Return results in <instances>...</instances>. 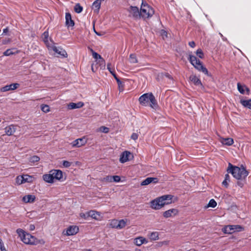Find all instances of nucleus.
Wrapping results in <instances>:
<instances>
[{
  "mask_svg": "<svg viewBox=\"0 0 251 251\" xmlns=\"http://www.w3.org/2000/svg\"><path fill=\"white\" fill-rule=\"evenodd\" d=\"M86 143V141L85 140V139L83 138H78V139L75 140V141H74L72 142V146L74 147H80L82 146L85 145Z\"/></svg>",
  "mask_w": 251,
  "mask_h": 251,
  "instance_id": "2eb2a0df",
  "label": "nucleus"
},
{
  "mask_svg": "<svg viewBox=\"0 0 251 251\" xmlns=\"http://www.w3.org/2000/svg\"><path fill=\"white\" fill-rule=\"evenodd\" d=\"M50 173H52L54 180H58L61 182L64 180L63 172L60 170H52Z\"/></svg>",
  "mask_w": 251,
  "mask_h": 251,
  "instance_id": "1a4fd4ad",
  "label": "nucleus"
},
{
  "mask_svg": "<svg viewBox=\"0 0 251 251\" xmlns=\"http://www.w3.org/2000/svg\"><path fill=\"white\" fill-rule=\"evenodd\" d=\"M130 62L132 63H137L138 61L135 54H131L130 55Z\"/></svg>",
  "mask_w": 251,
  "mask_h": 251,
  "instance_id": "79ce46f5",
  "label": "nucleus"
},
{
  "mask_svg": "<svg viewBox=\"0 0 251 251\" xmlns=\"http://www.w3.org/2000/svg\"><path fill=\"white\" fill-rule=\"evenodd\" d=\"M40 160V157L38 156L34 155L31 156L29 158V161L32 163H35L39 161Z\"/></svg>",
  "mask_w": 251,
  "mask_h": 251,
  "instance_id": "ea45409f",
  "label": "nucleus"
},
{
  "mask_svg": "<svg viewBox=\"0 0 251 251\" xmlns=\"http://www.w3.org/2000/svg\"><path fill=\"white\" fill-rule=\"evenodd\" d=\"M23 178L24 179V183H32L35 179V177L34 176H30L28 175H23Z\"/></svg>",
  "mask_w": 251,
  "mask_h": 251,
  "instance_id": "5701e85b",
  "label": "nucleus"
},
{
  "mask_svg": "<svg viewBox=\"0 0 251 251\" xmlns=\"http://www.w3.org/2000/svg\"><path fill=\"white\" fill-rule=\"evenodd\" d=\"M16 182L18 185H21L24 183L23 175L18 176L16 177Z\"/></svg>",
  "mask_w": 251,
  "mask_h": 251,
  "instance_id": "e433bc0d",
  "label": "nucleus"
},
{
  "mask_svg": "<svg viewBox=\"0 0 251 251\" xmlns=\"http://www.w3.org/2000/svg\"><path fill=\"white\" fill-rule=\"evenodd\" d=\"M174 196L172 195H164L157 197L150 201V207L152 209H161L166 205L172 203Z\"/></svg>",
  "mask_w": 251,
  "mask_h": 251,
  "instance_id": "f03ea898",
  "label": "nucleus"
},
{
  "mask_svg": "<svg viewBox=\"0 0 251 251\" xmlns=\"http://www.w3.org/2000/svg\"><path fill=\"white\" fill-rule=\"evenodd\" d=\"M41 110L45 113H47L50 111V107L46 104H42L41 106Z\"/></svg>",
  "mask_w": 251,
  "mask_h": 251,
  "instance_id": "58836bf2",
  "label": "nucleus"
},
{
  "mask_svg": "<svg viewBox=\"0 0 251 251\" xmlns=\"http://www.w3.org/2000/svg\"><path fill=\"white\" fill-rule=\"evenodd\" d=\"M118 220L113 219L110 221L109 226L111 228L118 229Z\"/></svg>",
  "mask_w": 251,
  "mask_h": 251,
  "instance_id": "72a5a7b5",
  "label": "nucleus"
},
{
  "mask_svg": "<svg viewBox=\"0 0 251 251\" xmlns=\"http://www.w3.org/2000/svg\"><path fill=\"white\" fill-rule=\"evenodd\" d=\"M72 163L66 160H64L62 163V165L65 168H69L71 166Z\"/></svg>",
  "mask_w": 251,
  "mask_h": 251,
  "instance_id": "49530a36",
  "label": "nucleus"
},
{
  "mask_svg": "<svg viewBox=\"0 0 251 251\" xmlns=\"http://www.w3.org/2000/svg\"><path fill=\"white\" fill-rule=\"evenodd\" d=\"M139 101L143 106H147L149 102L151 107L154 108L157 106V102L152 93H147L141 95L139 98Z\"/></svg>",
  "mask_w": 251,
  "mask_h": 251,
  "instance_id": "20e7f679",
  "label": "nucleus"
},
{
  "mask_svg": "<svg viewBox=\"0 0 251 251\" xmlns=\"http://www.w3.org/2000/svg\"><path fill=\"white\" fill-rule=\"evenodd\" d=\"M3 242L2 241V240L0 238V248H1V247H3Z\"/></svg>",
  "mask_w": 251,
  "mask_h": 251,
  "instance_id": "052dcab7",
  "label": "nucleus"
},
{
  "mask_svg": "<svg viewBox=\"0 0 251 251\" xmlns=\"http://www.w3.org/2000/svg\"><path fill=\"white\" fill-rule=\"evenodd\" d=\"M126 221H127L126 219V220L122 219L120 220H118V229H122L124 227H125L126 225Z\"/></svg>",
  "mask_w": 251,
  "mask_h": 251,
  "instance_id": "7c9ffc66",
  "label": "nucleus"
},
{
  "mask_svg": "<svg viewBox=\"0 0 251 251\" xmlns=\"http://www.w3.org/2000/svg\"><path fill=\"white\" fill-rule=\"evenodd\" d=\"M130 154V152L128 151H124L121 155L120 161L121 163H124L128 161V157Z\"/></svg>",
  "mask_w": 251,
  "mask_h": 251,
  "instance_id": "6ab92c4d",
  "label": "nucleus"
},
{
  "mask_svg": "<svg viewBox=\"0 0 251 251\" xmlns=\"http://www.w3.org/2000/svg\"><path fill=\"white\" fill-rule=\"evenodd\" d=\"M142 240H143V239H142V237H139L134 239V243L136 245L140 246L144 244V242L142 241Z\"/></svg>",
  "mask_w": 251,
  "mask_h": 251,
  "instance_id": "c9c22d12",
  "label": "nucleus"
},
{
  "mask_svg": "<svg viewBox=\"0 0 251 251\" xmlns=\"http://www.w3.org/2000/svg\"><path fill=\"white\" fill-rule=\"evenodd\" d=\"M138 137V135L136 133H133L131 136V138L134 140H136V139H137Z\"/></svg>",
  "mask_w": 251,
  "mask_h": 251,
  "instance_id": "8fccbe9b",
  "label": "nucleus"
},
{
  "mask_svg": "<svg viewBox=\"0 0 251 251\" xmlns=\"http://www.w3.org/2000/svg\"><path fill=\"white\" fill-rule=\"evenodd\" d=\"M240 103L245 107L251 109V99L248 100H241Z\"/></svg>",
  "mask_w": 251,
  "mask_h": 251,
  "instance_id": "bb28decb",
  "label": "nucleus"
},
{
  "mask_svg": "<svg viewBox=\"0 0 251 251\" xmlns=\"http://www.w3.org/2000/svg\"><path fill=\"white\" fill-rule=\"evenodd\" d=\"M79 231V228L77 226H70L66 230V235L68 236L76 234Z\"/></svg>",
  "mask_w": 251,
  "mask_h": 251,
  "instance_id": "ddd939ff",
  "label": "nucleus"
},
{
  "mask_svg": "<svg viewBox=\"0 0 251 251\" xmlns=\"http://www.w3.org/2000/svg\"><path fill=\"white\" fill-rule=\"evenodd\" d=\"M48 37H49L48 31H45L42 35V38H43V40H44V42L46 43L48 42Z\"/></svg>",
  "mask_w": 251,
  "mask_h": 251,
  "instance_id": "c03bdc74",
  "label": "nucleus"
},
{
  "mask_svg": "<svg viewBox=\"0 0 251 251\" xmlns=\"http://www.w3.org/2000/svg\"><path fill=\"white\" fill-rule=\"evenodd\" d=\"M142 239H143V240H142V241L144 242V244H147L148 242V241L146 240V239L143 237H142Z\"/></svg>",
  "mask_w": 251,
  "mask_h": 251,
  "instance_id": "13d9d810",
  "label": "nucleus"
},
{
  "mask_svg": "<svg viewBox=\"0 0 251 251\" xmlns=\"http://www.w3.org/2000/svg\"><path fill=\"white\" fill-rule=\"evenodd\" d=\"M91 51L92 53L93 57L96 59H99V62L101 63H104L105 61L103 58L100 55L94 51L92 49H91Z\"/></svg>",
  "mask_w": 251,
  "mask_h": 251,
  "instance_id": "393cba45",
  "label": "nucleus"
},
{
  "mask_svg": "<svg viewBox=\"0 0 251 251\" xmlns=\"http://www.w3.org/2000/svg\"><path fill=\"white\" fill-rule=\"evenodd\" d=\"M94 31L95 32V33L98 35V36H101V34H100V33L98 32H97L95 30V29L94 28Z\"/></svg>",
  "mask_w": 251,
  "mask_h": 251,
  "instance_id": "bf43d9fd",
  "label": "nucleus"
},
{
  "mask_svg": "<svg viewBox=\"0 0 251 251\" xmlns=\"http://www.w3.org/2000/svg\"><path fill=\"white\" fill-rule=\"evenodd\" d=\"M17 52L18 50L16 49H7L6 50H5L3 54L5 56H9Z\"/></svg>",
  "mask_w": 251,
  "mask_h": 251,
  "instance_id": "c85d7f7f",
  "label": "nucleus"
},
{
  "mask_svg": "<svg viewBox=\"0 0 251 251\" xmlns=\"http://www.w3.org/2000/svg\"><path fill=\"white\" fill-rule=\"evenodd\" d=\"M35 229V226L34 225H29V229L30 230H33Z\"/></svg>",
  "mask_w": 251,
  "mask_h": 251,
  "instance_id": "6e6d98bb",
  "label": "nucleus"
},
{
  "mask_svg": "<svg viewBox=\"0 0 251 251\" xmlns=\"http://www.w3.org/2000/svg\"><path fill=\"white\" fill-rule=\"evenodd\" d=\"M91 68H92V71L94 72L93 65H92Z\"/></svg>",
  "mask_w": 251,
  "mask_h": 251,
  "instance_id": "69168bd1",
  "label": "nucleus"
},
{
  "mask_svg": "<svg viewBox=\"0 0 251 251\" xmlns=\"http://www.w3.org/2000/svg\"><path fill=\"white\" fill-rule=\"evenodd\" d=\"M83 7L79 3H76L74 7V10L77 13H80L82 11Z\"/></svg>",
  "mask_w": 251,
  "mask_h": 251,
  "instance_id": "f704fd0d",
  "label": "nucleus"
},
{
  "mask_svg": "<svg viewBox=\"0 0 251 251\" xmlns=\"http://www.w3.org/2000/svg\"><path fill=\"white\" fill-rule=\"evenodd\" d=\"M7 31H8V29L7 28H5V29H3V33H6Z\"/></svg>",
  "mask_w": 251,
  "mask_h": 251,
  "instance_id": "e2e57ef3",
  "label": "nucleus"
},
{
  "mask_svg": "<svg viewBox=\"0 0 251 251\" xmlns=\"http://www.w3.org/2000/svg\"><path fill=\"white\" fill-rule=\"evenodd\" d=\"M20 84L19 83H11L10 85H7L4 87H2L0 89V91L1 92H7L10 90H14L18 88Z\"/></svg>",
  "mask_w": 251,
  "mask_h": 251,
  "instance_id": "9d476101",
  "label": "nucleus"
},
{
  "mask_svg": "<svg viewBox=\"0 0 251 251\" xmlns=\"http://www.w3.org/2000/svg\"><path fill=\"white\" fill-rule=\"evenodd\" d=\"M244 86H242L240 83H237V88L238 91L241 94H245V89Z\"/></svg>",
  "mask_w": 251,
  "mask_h": 251,
  "instance_id": "4c0bfd02",
  "label": "nucleus"
},
{
  "mask_svg": "<svg viewBox=\"0 0 251 251\" xmlns=\"http://www.w3.org/2000/svg\"><path fill=\"white\" fill-rule=\"evenodd\" d=\"M220 34L221 36L222 37V39H223V40L224 41H226V38H225V37H224L223 36V35L221 33H220Z\"/></svg>",
  "mask_w": 251,
  "mask_h": 251,
  "instance_id": "680f3d73",
  "label": "nucleus"
},
{
  "mask_svg": "<svg viewBox=\"0 0 251 251\" xmlns=\"http://www.w3.org/2000/svg\"><path fill=\"white\" fill-rule=\"evenodd\" d=\"M178 213V211L176 208H172L165 211L163 212V216L166 218H170L173 216L176 215Z\"/></svg>",
  "mask_w": 251,
  "mask_h": 251,
  "instance_id": "9b49d317",
  "label": "nucleus"
},
{
  "mask_svg": "<svg viewBox=\"0 0 251 251\" xmlns=\"http://www.w3.org/2000/svg\"><path fill=\"white\" fill-rule=\"evenodd\" d=\"M189 45L192 47V48H194L195 47V43L194 42V41H191V42H190L189 43Z\"/></svg>",
  "mask_w": 251,
  "mask_h": 251,
  "instance_id": "864d4df0",
  "label": "nucleus"
},
{
  "mask_svg": "<svg viewBox=\"0 0 251 251\" xmlns=\"http://www.w3.org/2000/svg\"><path fill=\"white\" fill-rule=\"evenodd\" d=\"M158 182V179L157 177H147L145 180H144L141 183V185L142 186L147 185L150 184L151 182L154 183H156Z\"/></svg>",
  "mask_w": 251,
  "mask_h": 251,
  "instance_id": "f3484780",
  "label": "nucleus"
},
{
  "mask_svg": "<svg viewBox=\"0 0 251 251\" xmlns=\"http://www.w3.org/2000/svg\"><path fill=\"white\" fill-rule=\"evenodd\" d=\"M88 216L94 219L98 220L100 216V213L95 210H90L88 211Z\"/></svg>",
  "mask_w": 251,
  "mask_h": 251,
  "instance_id": "b1692460",
  "label": "nucleus"
},
{
  "mask_svg": "<svg viewBox=\"0 0 251 251\" xmlns=\"http://www.w3.org/2000/svg\"><path fill=\"white\" fill-rule=\"evenodd\" d=\"M246 89H247V90L248 91H249V89H248V88L246 87Z\"/></svg>",
  "mask_w": 251,
  "mask_h": 251,
  "instance_id": "338daca9",
  "label": "nucleus"
},
{
  "mask_svg": "<svg viewBox=\"0 0 251 251\" xmlns=\"http://www.w3.org/2000/svg\"><path fill=\"white\" fill-rule=\"evenodd\" d=\"M84 105V103L82 102H78L77 103L71 102L68 105V108L69 109H74L82 107Z\"/></svg>",
  "mask_w": 251,
  "mask_h": 251,
  "instance_id": "412c9836",
  "label": "nucleus"
},
{
  "mask_svg": "<svg viewBox=\"0 0 251 251\" xmlns=\"http://www.w3.org/2000/svg\"><path fill=\"white\" fill-rule=\"evenodd\" d=\"M121 180V177L118 176H112V182H119Z\"/></svg>",
  "mask_w": 251,
  "mask_h": 251,
  "instance_id": "de8ad7c7",
  "label": "nucleus"
},
{
  "mask_svg": "<svg viewBox=\"0 0 251 251\" xmlns=\"http://www.w3.org/2000/svg\"><path fill=\"white\" fill-rule=\"evenodd\" d=\"M154 13V9L143 0L140 8V18L148 19L152 17Z\"/></svg>",
  "mask_w": 251,
  "mask_h": 251,
  "instance_id": "39448f33",
  "label": "nucleus"
},
{
  "mask_svg": "<svg viewBox=\"0 0 251 251\" xmlns=\"http://www.w3.org/2000/svg\"><path fill=\"white\" fill-rule=\"evenodd\" d=\"M239 180L240 181H238L237 182V185L238 186H239L240 187H242L244 186L245 180Z\"/></svg>",
  "mask_w": 251,
  "mask_h": 251,
  "instance_id": "3c124183",
  "label": "nucleus"
},
{
  "mask_svg": "<svg viewBox=\"0 0 251 251\" xmlns=\"http://www.w3.org/2000/svg\"><path fill=\"white\" fill-rule=\"evenodd\" d=\"M107 69L109 70L110 73L113 75V74H116L114 70L111 68V64H108L107 65Z\"/></svg>",
  "mask_w": 251,
  "mask_h": 251,
  "instance_id": "09e8293b",
  "label": "nucleus"
},
{
  "mask_svg": "<svg viewBox=\"0 0 251 251\" xmlns=\"http://www.w3.org/2000/svg\"><path fill=\"white\" fill-rule=\"evenodd\" d=\"M16 232L20 237L21 240L25 244L36 245L38 244L44 245L45 243V241L43 239L39 240L21 228L17 229Z\"/></svg>",
  "mask_w": 251,
  "mask_h": 251,
  "instance_id": "7ed1b4c3",
  "label": "nucleus"
},
{
  "mask_svg": "<svg viewBox=\"0 0 251 251\" xmlns=\"http://www.w3.org/2000/svg\"><path fill=\"white\" fill-rule=\"evenodd\" d=\"M101 5V3L99 0H96L92 4V8L97 12H99Z\"/></svg>",
  "mask_w": 251,
  "mask_h": 251,
  "instance_id": "cd10ccee",
  "label": "nucleus"
},
{
  "mask_svg": "<svg viewBox=\"0 0 251 251\" xmlns=\"http://www.w3.org/2000/svg\"><path fill=\"white\" fill-rule=\"evenodd\" d=\"M103 182H112V176H107L102 179Z\"/></svg>",
  "mask_w": 251,
  "mask_h": 251,
  "instance_id": "a19ab883",
  "label": "nucleus"
},
{
  "mask_svg": "<svg viewBox=\"0 0 251 251\" xmlns=\"http://www.w3.org/2000/svg\"><path fill=\"white\" fill-rule=\"evenodd\" d=\"M149 236L151 240L155 241L159 239V233L158 232H152L150 234Z\"/></svg>",
  "mask_w": 251,
  "mask_h": 251,
  "instance_id": "c756f323",
  "label": "nucleus"
},
{
  "mask_svg": "<svg viewBox=\"0 0 251 251\" xmlns=\"http://www.w3.org/2000/svg\"><path fill=\"white\" fill-rule=\"evenodd\" d=\"M83 251H92L91 249L84 250Z\"/></svg>",
  "mask_w": 251,
  "mask_h": 251,
  "instance_id": "0e129e2a",
  "label": "nucleus"
},
{
  "mask_svg": "<svg viewBox=\"0 0 251 251\" xmlns=\"http://www.w3.org/2000/svg\"><path fill=\"white\" fill-rule=\"evenodd\" d=\"M196 54L200 58H203L204 57V54L202 52V50L201 49H199L196 51Z\"/></svg>",
  "mask_w": 251,
  "mask_h": 251,
  "instance_id": "37998d69",
  "label": "nucleus"
},
{
  "mask_svg": "<svg viewBox=\"0 0 251 251\" xmlns=\"http://www.w3.org/2000/svg\"><path fill=\"white\" fill-rule=\"evenodd\" d=\"M0 249L1 250V251H7L5 248V247H4V244H3V247L1 248H0Z\"/></svg>",
  "mask_w": 251,
  "mask_h": 251,
  "instance_id": "4d7b16f0",
  "label": "nucleus"
},
{
  "mask_svg": "<svg viewBox=\"0 0 251 251\" xmlns=\"http://www.w3.org/2000/svg\"><path fill=\"white\" fill-rule=\"evenodd\" d=\"M66 25L68 27H73L75 25L74 21L72 19L71 15L70 13H66L65 15Z\"/></svg>",
  "mask_w": 251,
  "mask_h": 251,
  "instance_id": "4468645a",
  "label": "nucleus"
},
{
  "mask_svg": "<svg viewBox=\"0 0 251 251\" xmlns=\"http://www.w3.org/2000/svg\"><path fill=\"white\" fill-rule=\"evenodd\" d=\"M103 128V132L104 133H108L109 131V128L106 127H102Z\"/></svg>",
  "mask_w": 251,
  "mask_h": 251,
  "instance_id": "5fc2aeb1",
  "label": "nucleus"
},
{
  "mask_svg": "<svg viewBox=\"0 0 251 251\" xmlns=\"http://www.w3.org/2000/svg\"><path fill=\"white\" fill-rule=\"evenodd\" d=\"M221 142L223 144L227 146H231L234 143L233 139L231 138H223L222 139Z\"/></svg>",
  "mask_w": 251,
  "mask_h": 251,
  "instance_id": "a878e982",
  "label": "nucleus"
},
{
  "mask_svg": "<svg viewBox=\"0 0 251 251\" xmlns=\"http://www.w3.org/2000/svg\"><path fill=\"white\" fill-rule=\"evenodd\" d=\"M217 202L214 199H211L208 204L205 206V208L212 207L215 208L217 206Z\"/></svg>",
  "mask_w": 251,
  "mask_h": 251,
  "instance_id": "473e14b6",
  "label": "nucleus"
},
{
  "mask_svg": "<svg viewBox=\"0 0 251 251\" xmlns=\"http://www.w3.org/2000/svg\"><path fill=\"white\" fill-rule=\"evenodd\" d=\"M130 16H132L134 19H139L140 18V10L135 6H130L128 9Z\"/></svg>",
  "mask_w": 251,
  "mask_h": 251,
  "instance_id": "6e6552de",
  "label": "nucleus"
},
{
  "mask_svg": "<svg viewBox=\"0 0 251 251\" xmlns=\"http://www.w3.org/2000/svg\"><path fill=\"white\" fill-rule=\"evenodd\" d=\"M35 196L32 195H27L24 196L22 201L25 203H32L35 200Z\"/></svg>",
  "mask_w": 251,
  "mask_h": 251,
  "instance_id": "aec40b11",
  "label": "nucleus"
},
{
  "mask_svg": "<svg viewBox=\"0 0 251 251\" xmlns=\"http://www.w3.org/2000/svg\"><path fill=\"white\" fill-rule=\"evenodd\" d=\"M244 230V227L240 225H228L225 226L223 231L226 234H231L235 231H241Z\"/></svg>",
  "mask_w": 251,
  "mask_h": 251,
  "instance_id": "0eeeda50",
  "label": "nucleus"
},
{
  "mask_svg": "<svg viewBox=\"0 0 251 251\" xmlns=\"http://www.w3.org/2000/svg\"><path fill=\"white\" fill-rule=\"evenodd\" d=\"M5 134L7 136L12 135L16 130V126L13 125H9L4 128Z\"/></svg>",
  "mask_w": 251,
  "mask_h": 251,
  "instance_id": "dca6fc26",
  "label": "nucleus"
},
{
  "mask_svg": "<svg viewBox=\"0 0 251 251\" xmlns=\"http://www.w3.org/2000/svg\"><path fill=\"white\" fill-rule=\"evenodd\" d=\"M190 80L196 86L201 88L203 87L201 80L195 75H191L189 77Z\"/></svg>",
  "mask_w": 251,
  "mask_h": 251,
  "instance_id": "f8f14e48",
  "label": "nucleus"
},
{
  "mask_svg": "<svg viewBox=\"0 0 251 251\" xmlns=\"http://www.w3.org/2000/svg\"><path fill=\"white\" fill-rule=\"evenodd\" d=\"M226 171L228 173H230L237 180H245L249 175V172L243 165L239 167L233 165L230 163H228Z\"/></svg>",
  "mask_w": 251,
  "mask_h": 251,
  "instance_id": "f257e3e1",
  "label": "nucleus"
},
{
  "mask_svg": "<svg viewBox=\"0 0 251 251\" xmlns=\"http://www.w3.org/2000/svg\"><path fill=\"white\" fill-rule=\"evenodd\" d=\"M229 182H230V176L228 174H227L225 175V179L223 181L222 184L225 187L227 188Z\"/></svg>",
  "mask_w": 251,
  "mask_h": 251,
  "instance_id": "2f4dec72",
  "label": "nucleus"
},
{
  "mask_svg": "<svg viewBox=\"0 0 251 251\" xmlns=\"http://www.w3.org/2000/svg\"><path fill=\"white\" fill-rule=\"evenodd\" d=\"M113 76L114 77V78L116 79V80H117V82L118 83V84L119 85H120V84H121V81L120 80V79L117 77V75L116 74H113Z\"/></svg>",
  "mask_w": 251,
  "mask_h": 251,
  "instance_id": "603ef678",
  "label": "nucleus"
},
{
  "mask_svg": "<svg viewBox=\"0 0 251 251\" xmlns=\"http://www.w3.org/2000/svg\"><path fill=\"white\" fill-rule=\"evenodd\" d=\"M53 50L55 52L57 53L58 54H59L63 57H65L67 56V53L66 51L64 50H63L61 48H57V47L54 46L53 47Z\"/></svg>",
  "mask_w": 251,
  "mask_h": 251,
  "instance_id": "4be33fe9",
  "label": "nucleus"
},
{
  "mask_svg": "<svg viewBox=\"0 0 251 251\" xmlns=\"http://www.w3.org/2000/svg\"><path fill=\"white\" fill-rule=\"evenodd\" d=\"M79 216L81 218H82L85 220H86L89 217V216H88V212H87L86 213H80L79 214Z\"/></svg>",
  "mask_w": 251,
  "mask_h": 251,
  "instance_id": "a18cd8bd",
  "label": "nucleus"
},
{
  "mask_svg": "<svg viewBox=\"0 0 251 251\" xmlns=\"http://www.w3.org/2000/svg\"><path fill=\"white\" fill-rule=\"evenodd\" d=\"M43 180L47 183H52L54 182V178L52 173H50V171L48 174H45L43 176Z\"/></svg>",
  "mask_w": 251,
  "mask_h": 251,
  "instance_id": "a211bd4d",
  "label": "nucleus"
},
{
  "mask_svg": "<svg viewBox=\"0 0 251 251\" xmlns=\"http://www.w3.org/2000/svg\"><path fill=\"white\" fill-rule=\"evenodd\" d=\"M188 59L191 64L198 70L202 72L205 75H208L207 69L203 66L202 62L192 54H189Z\"/></svg>",
  "mask_w": 251,
  "mask_h": 251,
  "instance_id": "423d86ee",
  "label": "nucleus"
}]
</instances>
